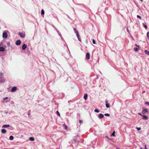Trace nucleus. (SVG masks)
I'll return each mask as SVG.
<instances>
[{
	"label": "nucleus",
	"mask_w": 149,
	"mask_h": 149,
	"mask_svg": "<svg viewBox=\"0 0 149 149\" xmlns=\"http://www.w3.org/2000/svg\"><path fill=\"white\" fill-rule=\"evenodd\" d=\"M73 30L74 31L75 33L76 34L78 40L80 42H81V38L79 36L78 31L77 30L76 28H74L73 29Z\"/></svg>",
	"instance_id": "1"
},
{
	"label": "nucleus",
	"mask_w": 149,
	"mask_h": 149,
	"mask_svg": "<svg viewBox=\"0 0 149 149\" xmlns=\"http://www.w3.org/2000/svg\"><path fill=\"white\" fill-rule=\"evenodd\" d=\"M143 110L142 111V113L143 114H145L146 113V112H148V109L146 108H144V107H143Z\"/></svg>",
	"instance_id": "2"
},
{
	"label": "nucleus",
	"mask_w": 149,
	"mask_h": 149,
	"mask_svg": "<svg viewBox=\"0 0 149 149\" xmlns=\"http://www.w3.org/2000/svg\"><path fill=\"white\" fill-rule=\"evenodd\" d=\"M7 34L5 32H4L3 34V37L4 38H6L7 37Z\"/></svg>",
	"instance_id": "3"
},
{
	"label": "nucleus",
	"mask_w": 149,
	"mask_h": 149,
	"mask_svg": "<svg viewBox=\"0 0 149 149\" xmlns=\"http://www.w3.org/2000/svg\"><path fill=\"white\" fill-rule=\"evenodd\" d=\"M106 103V106L107 108H109L110 107V105L108 103V101L107 100L105 101Z\"/></svg>",
	"instance_id": "4"
},
{
	"label": "nucleus",
	"mask_w": 149,
	"mask_h": 149,
	"mask_svg": "<svg viewBox=\"0 0 149 149\" xmlns=\"http://www.w3.org/2000/svg\"><path fill=\"white\" fill-rule=\"evenodd\" d=\"M86 58L87 59H89L90 58V55L89 53H87L86 54Z\"/></svg>",
	"instance_id": "5"
},
{
	"label": "nucleus",
	"mask_w": 149,
	"mask_h": 149,
	"mask_svg": "<svg viewBox=\"0 0 149 149\" xmlns=\"http://www.w3.org/2000/svg\"><path fill=\"white\" fill-rule=\"evenodd\" d=\"M17 90V88L16 87H13L11 89V92H15Z\"/></svg>",
	"instance_id": "6"
},
{
	"label": "nucleus",
	"mask_w": 149,
	"mask_h": 149,
	"mask_svg": "<svg viewBox=\"0 0 149 149\" xmlns=\"http://www.w3.org/2000/svg\"><path fill=\"white\" fill-rule=\"evenodd\" d=\"M19 35L22 38H24L25 36V34L24 33H19Z\"/></svg>",
	"instance_id": "7"
},
{
	"label": "nucleus",
	"mask_w": 149,
	"mask_h": 149,
	"mask_svg": "<svg viewBox=\"0 0 149 149\" xmlns=\"http://www.w3.org/2000/svg\"><path fill=\"white\" fill-rule=\"evenodd\" d=\"M104 117V115L102 113L100 114L98 116V117L100 119H101L103 118Z\"/></svg>",
	"instance_id": "8"
},
{
	"label": "nucleus",
	"mask_w": 149,
	"mask_h": 149,
	"mask_svg": "<svg viewBox=\"0 0 149 149\" xmlns=\"http://www.w3.org/2000/svg\"><path fill=\"white\" fill-rule=\"evenodd\" d=\"M143 117L142 118L144 120H147L148 119V117L146 115H143Z\"/></svg>",
	"instance_id": "9"
},
{
	"label": "nucleus",
	"mask_w": 149,
	"mask_h": 149,
	"mask_svg": "<svg viewBox=\"0 0 149 149\" xmlns=\"http://www.w3.org/2000/svg\"><path fill=\"white\" fill-rule=\"evenodd\" d=\"M10 126V125H4L2 126V127L3 128H7L9 127Z\"/></svg>",
	"instance_id": "10"
},
{
	"label": "nucleus",
	"mask_w": 149,
	"mask_h": 149,
	"mask_svg": "<svg viewBox=\"0 0 149 149\" xmlns=\"http://www.w3.org/2000/svg\"><path fill=\"white\" fill-rule=\"evenodd\" d=\"M87 97H88L87 94L86 93L84 94V99L85 100H87Z\"/></svg>",
	"instance_id": "11"
},
{
	"label": "nucleus",
	"mask_w": 149,
	"mask_h": 149,
	"mask_svg": "<svg viewBox=\"0 0 149 149\" xmlns=\"http://www.w3.org/2000/svg\"><path fill=\"white\" fill-rule=\"evenodd\" d=\"M26 45L25 44H24L22 46V49L23 50H24L26 47Z\"/></svg>",
	"instance_id": "12"
},
{
	"label": "nucleus",
	"mask_w": 149,
	"mask_h": 149,
	"mask_svg": "<svg viewBox=\"0 0 149 149\" xmlns=\"http://www.w3.org/2000/svg\"><path fill=\"white\" fill-rule=\"evenodd\" d=\"M1 132L2 133L5 134L6 132V131L5 129H2L1 130Z\"/></svg>",
	"instance_id": "13"
},
{
	"label": "nucleus",
	"mask_w": 149,
	"mask_h": 149,
	"mask_svg": "<svg viewBox=\"0 0 149 149\" xmlns=\"http://www.w3.org/2000/svg\"><path fill=\"white\" fill-rule=\"evenodd\" d=\"M5 81V79H4L0 80V82L1 83H4Z\"/></svg>",
	"instance_id": "14"
},
{
	"label": "nucleus",
	"mask_w": 149,
	"mask_h": 149,
	"mask_svg": "<svg viewBox=\"0 0 149 149\" xmlns=\"http://www.w3.org/2000/svg\"><path fill=\"white\" fill-rule=\"evenodd\" d=\"M5 49L3 47H0V51L3 52L4 51Z\"/></svg>",
	"instance_id": "15"
},
{
	"label": "nucleus",
	"mask_w": 149,
	"mask_h": 149,
	"mask_svg": "<svg viewBox=\"0 0 149 149\" xmlns=\"http://www.w3.org/2000/svg\"><path fill=\"white\" fill-rule=\"evenodd\" d=\"M29 140L31 141H33L34 140V139L33 137H31L29 138Z\"/></svg>",
	"instance_id": "16"
},
{
	"label": "nucleus",
	"mask_w": 149,
	"mask_h": 149,
	"mask_svg": "<svg viewBox=\"0 0 149 149\" xmlns=\"http://www.w3.org/2000/svg\"><path fill=\"white\" fill-rule=\"evenodd\" d=\"M63 126L64 129L65 130H66L67 129V127L65 124H63Z\"/></svg>",
	"instance_id": "17"
},
{
	"label": "nucleus",
	"mask_w": 149,
	"mask_h": 149,
	"mask_svg": "<svg viewBox=\"0 0 149 149\" xmlns=\"http://www.w3.org/2000/svg\"><path fill=\"white\" fill-rule=\"evenodd\" d=\"M145 52L147 55H149V52L147 50H146L144 51Z\"/></svg>",
	"instance_id": "18"
},
{
	"label": "nucleus",
	"mask_w": 149,
	"mask_h": 149,
	"mask_svg": "<svg viewBox=\"0 0 149 149\" xmlns=\"http://www.w3.org/2000/svg\"><path fill=\"white\" fill-rule=\"evenodd\" d=\"M134 51H136H136H138L139 50V48H138L137 47H135L134 48Z\"/></svg>",
	"instance_id": "19"
},
{
	"label": "nucleus",
	"mask_w": 149,
	"mask_h": 149,
	"mask_svg": "<svg viewBox=\"0 0 149 149\" xmlns=\"http://www.w3.org/2000/svg\"><path fill=\"white\" fill-rule=\"evenodd\" d=\"M13 139V137L12 136H10L9 137V139L10 140H12Z\"/></svg>",
	"instance_id": "20"
},
{
	"label": "nucleus",
	"mask_w": 149,
	"mask_h": 149,
	"mask_svg": "<svg viewBox=\"0 0 149 149\" xmlns=\"http://www.w3.org/2000/svg\"><path fill=\"white\" fill-rule=\"evenodd\" d=\"M45 12L43 10H42L41 11V14L42 15H43L44 14Z\"/></svg>",
	"instance_id": "21"
},
{
	"label": "nucleus",
	"mask_w": 149,
	"mask_h": 149,
	"mask_svg": "<svg viewBox=\"0 0 149 149\" xmlns=\"http://www.w3.org/2000/svg\"><path fill=\"white\" fill-rule=\"evenodd\" d=\"M94 111L96 113H99L100 111L98 110L97 109H95L94 110Z\"/></svg>",
	"instance_id": "22"
},
{
	"label": "nucleus",
	"mask_w": 149,
	"mask_h": 149,
	"mask_svg": "<svg viewBox=\"0 0 149 149\" xmlns=\"http://www.w3.org/2000/svg\"><path fill=\"white\" fill-rule=\"evenodd\" d=\"M115 131H114L113 132V133L111 134V135L113 136H115Z\"/></svg>",
	"instance_id": "23"
},
{
	"label": "nucleus",
	"mask_w": 149,
	"mask_h": 149,
	"mask_svg": "<svg viewBox=\"0 0 149 149\" xmlns=\"http://www.w3.org/2000/svg\"><path fill=\"white\" fill-rule=\"evenodd\" d=\"M16 44L17 45H19V40H17L16 42Z\"/></svg>",
	"instance_id": "24"
},
{
	"label": "nucleus",
	"mask_w": 149,
	"mask_h": 149,
	"mask_svg": "<svg viewBox=\"0 0 149 149\" xmlns=\"http://www.w3.org/2000/svg\"><path fill=\"white\" fill-rule=\"evenodd\" d=\"M56 113L59 116H60V114L59 112H58V111H57L56 112Z\"/></svg>",
	"instance_id": "25"
},
{
	"label": "nucleus",
	"mask_w": 149,
	"mask_h": 149,
	"mask_svg": "<svg viewBox=\"0 0 149 149\" xmlns=\"http://www.w3.org/2000/svg\"><path fill=\"white\" fill-rule=\"evenodd\" d=\"M7 45L8 47H9V46H10V43L9 42H7Z\"/></svg>",
	"instance_id": "26"
},
{
	"label": "nucleus",
	"mask_w": 149,
	"mask_h": 149,
	"mask_svg": "<svg viewBox=\"0 0 149 149\" xmlns=\"http://www.w3.org/2000/svg\"><path fill=\"white\" fill-rule=\"evenodd\" d=\"M104 115L106 116H110V115L108 113H105Z\"/></svg>",
	"instance_id": "27"
},
{
	"label": "nucleus",
	"mask_w": 149,
	"mask_h": 149,
	"mask_svg": "<svg viewBox=\"0 0 149 149\" xmlns=\"http://www.w3.org/2000/svg\"><path fill=\"white\" fill-rule=\"evenodd\" d=\"M145 104L149 105V102H145Z\"/></svg>",
	"instance_id": "28"
},
{
	"label": "nucleus",
	"mask_w": 149,
	"mask_h": 149,
	"mask_svg": "<svg viewBox=\"0 0 149 149\" xmlns=\"http://www.w3.org/2000/svg\"><path fill=\"white\" fill-rule=\"evenodd\" d=\"M8 98V97H4L3 98V100H5Z\"/></svg>",
	"instance_id": "29"
},
{
	"label": "nucleus",
	"mask_w": 149,
	"mask_h": 149,
	"mask_svg": "<svg viewBox=\"0 0 149 149\" xmlns=\"http://www.w3.org/2000/svg\"><path fill=\"white\" fill-rule=\"evenodd\" d=\"M144 26V28H145L146 29H147V26L145 25V24H143Z\"/></svg>",
	"instance_id": "30"
},
{
	"label": "nucleus",
	"mask_w": 149,
	"mask_h": 149,
	"mask_svg": "<svg viewBox=\"0 0 149 149\" xmlns=\"http://www.w3.org/2000/svg\"><path fill=\"white\" fill-rule=\"evenodd\" d=\"M92 41H93V44H95V40L94 39Z\"/></svg>",
	"instance_id": "31"
},
{
	"label": "nucleus",
	"mask_w": 149,
	"mask_h": 149,
	"mask_svg": "<svg viewBox=\"0 0 149 149\" xmlns=\"http://www.w3.org/2000/svg\"><path fill=\"white\" fill-rule=\"evenodd\" d=\"M0 75L2 77H3V73L1 72L0 73Z\"/></svg>",
	"instance_id": "32"
},
{
	"label": "nucleus",
	"mask_w": 149,
	"mask_h": 149,
	"mask_svg": "<svg viewBox=\"0 0 149 149\" xmlns=\"http://www.w3.org/2000/svg\"><path fill=\"white\" fill-rule=\"evenodd\" d=\"M147 36L148 37V39H149V32H148L147 33Z\"/></svg>",
	"instance_id": "33"
},
{
	"label": "nucleus",
	"mask_w": 149,
	"mask_h": 149,
	"mask_svg": "<svg viewBox=\"0 0 149 149\" xmlns=\"http://www.w3.org/2000/svg\"><path fill=\"white\" fill-rule=\"evenodd\" d=\"M137 17L138 18H140L141 19V16H140L139 15H137Z\"/></svg>",
	"instance_id": "34"
},
{
	"label": "nucleus",
	"mask_w": 149,
	"mask_h": 149,
	"mask_svg": "<svg viewBox=\"0 0 149 149\" xmlns=\"http://www.w3.org/2000/svg\"><path fill=\"white\" fill-rule=\"evenodd\" d=\"M136 129H137V130L138 131H139L141 129V128L140 127H137Z\"/></svg>",
	"instance_id": "35"
},
{
	"label": "nucleus",
	"mask_w": 149,
	"mask_h": 149,
	"mask_svg": "<svg viewBox=\"0 0 149 149\" xmlns=\"http://www.w3.org/2000/svg\"><path fill=\"white\" fill-rule=\"evenodd\" d=\"M79 122L80 124H81L82 123V121L81 120H79Z\"/></svg>",
	"instance_id": "36"
},
{
	"label": "nucleus",
	"mask_w": 149,
	"mask_h": 149,
	"mask_svg": "<svg viewBox=\"0 0 149 149\" xmlns=\"http://www.w3.org/2000/svg\"><path fill=\"white\" fill-rule=\"evenodd\" d=\"M138 114L141 116H143V115L140 113H138Z\"/></svg>",
	"instance_id": "37"
},
{
	"label": "nucleus",
	"mask_w": 149,
	"mask_h": 149,
	"mask_svg": "<svg viewBox=\"0 0 149 149\" xmlns=\"http://www.w3.org/2000/svg\"><path fill=\"white\" fill-rule=\"evenodd\" d=\"M21 41L19 40V45H20V44H21Z\"/></svg>",
	"instance_id": "38"
},
{
	"label": "nucleus",
	"mask_w": 149,
	"mask_h": 149,
	"mask_svg": "<svg viewBox=\"0 0 149 149\" xmlns=\"http://www.w3.org/2000/svg\"><path fill=\"white\" fill-rule=\"evenodd\" d=\"M28 115H29H29H30V113L29 112H28Z\"/></svg>",
	"instance_id": "39"
},
{
	"label": "nucleus",
	"mask_w": 149,
	"mask_h": 149,
	"mask_svg": "<svg viewBox=\"0 0 149 149\" xmlns=\"http://www.w3.org/2000/svg\"><path fill=\"white\" fill-rule=\"evenodd\" d=\"M135 46H137V47H139V46L137 45L136 44H135Z\"/></svg>",
	"instance_id": "40"
},
{
	"label": "nucleus",
	"mask_w": 149,
	"mask_h": 149,
	"mask_svg": "<svg viewBox=\"0 0 149 149\" xmlns=\"http://www.w3.org/2000/svg\"><path fill=\"white\" fill-rule=\"evenodd\" d=\"M127 31H128V32H129V30H128V28H127Z\"/></svg>",
	"instance_id": "41"
},
{
	"label": "nucleus",
	"mask_w": 149,
	"mask_h": 149,
	"mask_svg": "<svg viewBox=\"0 0 149 149\" xmlns=\"http://www.w3.org/2000/svg\"><path fill=\"white\" fill-rule=\"evenodd\" d=\"M145 148L146 149V148H147L146 147V145H145Z\"/></svg>",
	"instance_id": "42"
},
{
	"label": "nucleus",
	"mask_w": 149,
	"mask_h": 149,
	"mask_svg": "<svg viewBox=\"0 0 149 149\" xmlns=\"http://www.w3.org/2000/svg\"><path fill=\"white\" fill-rule=\"evenodd\" d=\"M145 91H143V92L142 93H145Z\"/></svg>",
	"instance_id": "43"
},
{
	"label": "nucleus",
	"mask_w": 149,
	"mask_h": 149,
	"mask_svg": "<svg viewBox=\"0 0 149 149\" xmlns=\"http://www.w3.org/2000/svg\"><path fill=\"white\" fill-rule=\"evenodd\" d=\"M140 1H141V2H143V0H140Z\"/></svg>",
	"instance_id": "44"
},
{
	"label": "nucleus",
	"mask_w": 149,
	"mask_h": 149,
	"mask_svg": "<svg viewBox=\"0 0 149 149\" xmlns=\"http://www.w3.org/2000/svg\"><path fill=\"white\" fill-rule=\"evenodd\" d=\"M141 149H142V148H141Z\"/></svg>",
	"instance_id": "45"
},
{
	"label": "nucleus",
	"mask_w": 149,
	"mask_h": 149,
	"mask_svg": "<svg viewBox=\"0 0 149 149\" xmlns=\"http://www.w3.org/2000/svg\"><path fill=\"white\" fill-rule=\"evenodd\" d=\"M116 149H118L117 148Z\"/></svg>",
	"instance_id": "46"
}]
</instances>
